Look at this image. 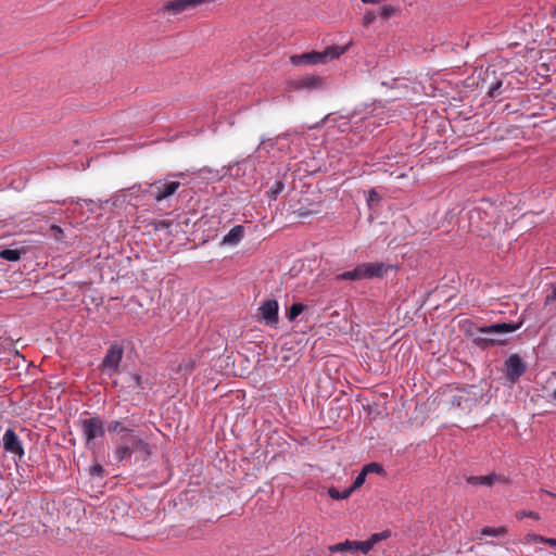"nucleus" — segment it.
Listing matches in <instances>:
<instances>
[{"instance_id": "obj_1", "label": "nucleus", "mask_w": 556, "mask_h": 556, "mask_svg": "<svg viewBox=\"0 0 556 556\" xmlns=\"http://www.w3.org/2000/svg\"><path fill=\"white\" fill-rule=\"evenodd\" d=\"M136 454L137 458L146 460L150 454V445L135 431H129L128 434L119 437L116 447L115 457L118 462H125Z\"/></svg>"}, {"instance_id": "obj_2", "label": "nucleus", "mask_w": 556, "mask_h": 556, "mask_svg": "<svg viewBox=\"0 0 556 556\" xmlns=\"http://www.w3.org/2000/svg\"><path fill=\"white\" fill-rule=\"evenodd\" d=\"M349 49V46H330L323 51H311L302 54L291 55L290 61L293 65L302 64H325L329 61L339 59Z\"/></svg>"}, {"instance_id": "obj_3", "label": "nucleus", "mask_w": 556, "mask_h": 556, "mask_svg": "<svg viewBox=\"0 0 556 556\" xmlns=\"http://www.w3.org/2000/svg\"><path fill=\"white\" fill-rule=\"evenodd\" d=\"M80 430L87 448H92L94 440L104 435L103 422L99 417H91L80 421Z\"/></svg>"}, {"instance_id": "obj_4", "label": "nucleus", "mask_w": 556, "mask_h": 556, "mask_svg": "<svg viewBox=\"0 0 556 556\" xmlns=\"http://www.w3.org/2000/svg\"><path fill=\"white\" fill-rule=\"evenodd\" d=\"M326 86V80L317 75H305L298 78L290 79L287 83V89L289 91H315L321 90Z\"/></svg>"}, {"instance_id": "obj_5", "label": "nucleus", "mask_w": 556, "mask_h": 556, "mask_svg": "<svg viewBox=\"0 0 556 556\" xmlns=\"http://www.w3.org/2000/svg\"><path fill=\"white\" fill-rule=\"evenodd\" d=\"M180 187L179 181L155 180L149 185L146 190L156 202H161L172 197Z\"/></svg>"}, {"instance_id": "obj_6", "label": "nucleus", "mask_w": 556, "mask_h": 556, "mask_svg": "<svg viewBox=\"0 0 556 556\" xmlns=\"http://www.w3.org/2000/svg\"><path fill=\"white\" fill-rule=\"evenodd\" d=\"M213 1L214 0H170L163 5L162 10L173 15H178Z\"/></svg>"}, {"instance_id": "obj_7", "label": "nucleus", "mask_w": 556, "mask_h": 556, "mask_svg": "<svg viewBox=\"0 0 556 556\" xmlns=\"http://www.w3.org/2000/svg\"><path fill=\"white\" fill-rule=\"evenodd\" d=\"M124 349L121 344L114 343L112 344L103 361H102V368L103 370L108 371L109 374H115L118 370V366L121 364L122 357H123Z\"/></svg>"}, {"instance_id": "obj_8", "label": "nucleus", "mask_w": 556, "mask_h": 556, "mask_svg": "<svg viewBox=\"0 0 556 556\" xmlns=\"http://www.w3.org/2000/svg\"><path fill=\"white\" fill-rule=\"evenodd\" d=\"M278 311H279V305L276 300H271V299L266 300L258 307L260 320L268 326L276 325L278 323Z\"/></svg>"}, {"instance_id": "obj_9", "label": "nucleus", "mask_w": 556, "mask_h": 556, "mask_svg": "<svg viewBox=\"0 0 556 556\" xmlns=\"http://www.w3.org/2000/svg\"><path fill=\"white\" fill-rule=\"evenodd\" d=\"M2 443L7 453L17 456L18 458L24 456L22 442L13 429L9 428L5 430L2 438Z\"/></svg>"}, {"instance_id": "obj_10", "label": "nucleus", "mask_w": 556, "mask_h": 556, "mask_svg": "<svg viewBox=\"0 0 556 556\" xmlns=\"http://www.w3.org/2000/svg\"><path fill=\"white\" fill-rule=\"evenodd\" d=\"M362 279L382 278L388 273V266L382 262L358 264Z\"/></svg>"}, {"instance_id": "obj_11", "label": "nucleus", "mask_w": 556, "mask_h": 556, "mask_svg": "<svg viewBox=\"0 0 556 556\" xmlns=\"http://www.w3.org/2000/svg\"><path fill=\"white\" fill-rule=\"evenodd\" d=\"M391 531L390 530H383L381 532L372 533L367 540L365 541H355V551H359L363 554H367L369 551L372 549V547L379 543L380 541L388 540L391 538Z\"/></svg>"}, {"instance_id": "obj_12", "label": "nucleus", "mask_w": 556, "mask_h": 556, "mask_svg": "<svg viewBox=\"0 0 556 556\" xmlns=\"http://www.w3.org/2000/svg\"><path fill=\"white\" fill-rule=\"evenodd\" d=\"M505 365L506 376L511 381H516L526 370V365L517 354L510 355Z\"/></svg>"}, {"instance_id": "obj_13", "label": "nucleus", "mask_w": 556, "mask_h": 556, "mask_svg": "<svg viewBox=\"0 0 556 556\" xmlns=\"http://www.w3.org/2000/svg\"><path fill=\"white\" fill-rule=\"evenodd\" d=\"M505 481H506L505 478H503L498 475H495V473L488 475V476H470V477L466 478V482L473 486H480V485L491 486L495 482H505Z\"/></svg>"}, {"instance_id": "obj_14", "label": "nucleus", "mask_w": 556, "mask_h": 556, "mask_svg": "<svg viewBox=\"0 0 556 556\" xmlns=\"http://www.w3.org/2000/svg\"><path fill=\"white\" fill-rule=\"evenodd\" d=\"M519 325H515L511 323H500V324H493L490 326L481 327L480 332L481 333H509L514 332L517 329H519Z\"/></svg>"}, {"instance_id": "obj_15", "label": "nucleus", "mask_w": 556, "mask_h": 556, "mask_svg": "<svg viewBox=\"0 0 556 556\" xmlns=\"http://www.w3.org/2000/svg\"><path fill=\"white\" fill-rule=\"evenodd\" d=\"M244 227L242 225H237L232 227L229 232L224 236L220 241L222 245H237L243 238Z\"/></svg>"}, {"instance_id": "obj_16", "label": "nucleus", "mask_w": 556, "mask_h": 556, "mask_svg": "<svg viewBox=\"0 0 556 556\" xmlns=\"http://www.w3.org/2000/svg\"><path fill=\"white\" fill-rule=\"evenodd\" d=\"M290 135H291V131L280 134L278 136H276L275 138H267L265 136H262L260 144L256 148V151L265 150L268 153L279 142V140L287 138Z\"/></svg>"}, {"instance_id": "obj_17", "label": "nucleus", "mask_w": 556, "mask_h": 556, "mask_svg": "<svg viewBox=\"0 0 556 556\" xmlns=\"http://www.w3.org/2000/svg\"><path fill=\"white\" fill-rule=\"evenodd\" d=\"M328 551L330 553L354 552L355 551V541L345 540L343 542L330 545V546H328Z\"/></svg>"}, {"instance_id": "obj_18", "label": "nucleus", "mask_w": 556, "mask_h": 556, "mask_svg": "<svg viewBox=\"0 0 556 556\" xmlns=\"http://www.w3.org/2000/svg\"><path fill=\"white\" fill-rule=\"evenodd\" d=\"M401 13V9L397 5L384 4L379 9V15L381 18L387 20L392 16H397Z\"/></svg>"}, {"instance_id": "obj_19", "label": "nucleus", "mask_w": 556, "mask_h": 556, "mask_svg": "<svg viewBox=\"0 0 556 556\" xmlns=\"http://www.w3.org/2000/svg\"><path fill=\"white\" fill-rule=\"evenodd\" d=\"M507 533V528L505 526H500V527H483L481 528L480 530V534L481 535H486V536H501V535H505Z\"/></svg>"}, {"instance_id": "obj_20", "label": "nucleus", "mask_w": 556, "mask_h": 556, "mask_svg": "<svg viewBox=\"0 0 556 556\" xmlns=\"http://www.w3.org/2000/svg\"><path fill=\"white\" fill-rule=\"evenodd\" d=\"M481 210L478 207H475L468 212V219L470 222L471 231H483V227L479 224H475L476 219H480L481 217Z\"/></svg>"}, {"instance_id": "obj_21", "label": "nucleus", "mask_w": 556, "mask_h": 556, "mask_svg": "<svg viewBox=\"0 0 556 556\" xmlns=\"http://www.w3.org/2000/svg\"><path fill=\"white\" fill-rule=\"evenodd\" d=\"M336 279L337 280H351V281L363 280L358 265L352 270H348V271L337 275Z\"/></svg>"}, {"instance_id": "obj_22", "label": "nucleus", "mask_w": 556, "mask_h": 556, "mask_svg": "<svg viewBox=\"0 0 556 556\" xmlns=\"http://www.w3.org/2000/svg\"><path fill=\"white\" fill-rule=\"evenodd\" d=\"M108 430L110 432L123 434H128L129 431H134L132 429H129L128 427L124 426L123 422L119 420L110 421L108 425Z\"/></svg>"}, {"instance_id": "obj_23", "label": "nucleus", "mask_w": 556, "mask_h": 556, "mask_svg": "<svg viewBox=\"0 0 556 556\" xmlns=\"http://www.w3.org/2000/svg\"><path fill=\"white\" fill-rule=\"evenodd\" d=\"M0 257L9 262H16L20 260L21 253L14 249H3L0 251Z\"/></svg>"}, {"instance_id": "obj_24", "label": "nucleus", "mask_w": 556, "mask_h": 556, "mask_svg": "<svg viewBox=\"0 0 556 556\" xmlns=\"http://www.w3.org/2000/svg\"><path fill=\"white\" fill-rule=\"evenodd\" d=\"M305 309V305L302 304V303H294L290 306L288 313H287V318L290 320V321H293L295 320V318L301 314L303 313V311Z\"/></svg>"}, {"instance_id": "obj_25", "label": "nucleus", "mask_w": 556, "mask_h": 556, "mask_svg": "<svg viewBox=\"0 0 556 556\" xmlns=\"http://www.w3.org/2000/svg\"><path fill=\"white\" fill-rule=\"evenodd\" d=\"M351 490L348 489H344L343 491H339L338 489L336 488H329L328 489V495L332 498V500H345L348 498L350 495H351Z\"/></svg>"}, {"instance_id": "obj_26", "label": "nucleus", "mask_w": 556, "mask_h": 556, "mask_svg": "<svg viewBox=\"0 0 556 556\" xmlns=\"http://www.w3.org/2000/svg\"><path fill=\"white\" fill-rule=\"evenodd\" d=\"M544 536L535 534V533H527L521 540H519L520 544L529 545V544H536V543H543Z\"/></svg>"}, {"instance_id": "obj_27", "label": "nucleus", "mask_w": 556, "mask_h": 556, "mask_svg": "<svg viewBox=\"0 0 556 556\" xmlns=\"http://www.w3.org/2000/svg\"><path fill=\"white\" fill-rule=\"evenodd\" d=\"M366 475L368 473H382L383 467L378 463H369L363 467Z\"/></svg>"}, {"instance_id": "obj_28", "label": "nucleus", "mask_w": 556, "mask_h": 556, "mask_svg": "<svg viewBox=\"0 0 556 556\" xmlns=\"http://www.w3.org/2000/svg\"><path fill=\"white\" fill-rule=\"evenodd\" d=\"M283 189V184L281 181H276L269 189L268 191V197L269 199H277V197L279 195V193L282 191Z\"/></svg>"}, {"instance_id": "obj_29", "label": "nucleus", "mask_w": 556, "mask_h": 556, "mask_svg": "<svg viewBox=\"0 0 556 556\" xmlns=\"http://www.w3.org/2000/svg\"><path fill=\"white\" fill-rule=\"evenodd\" d=\"M366 476H367V475H366V473H365V471L362 469V471L356 476V478H355V480H354L353 484L349 488V490H351V493H352L354 490H356V489L361 488V486L364 484V482H365V480H366Z\"/></svg>"}, {"instance_id": "obj_30", "label": "nucleus", "mask_w": 556, "mask_h": 556, "mask_svg": "<svg viewBox=\"0 0 556 556\" xmlns=\"http://www.w3.org/2000/svg\"><path fill=\"white\" fill-rule=\"evenodd\" d=\"M376 17H377V15H376L375 11L367 10L365 12V14L363 15L362 25L365 27L369 26L370 24H372L375 22Z\"/></svg>"}, {"instance_id": "obj_31", "label": "nucleus", "mask_w": 556, "mask_h": 556, "mask_svg": "<svg viewBox=\"0 0 556 556\" xmlns=\"http://www.w3.org/2000/svg\"><path fill=\"white\" fill-rule=\"evenodd\" d=\"M89 473L92 477L103 478L104 469H103V467L100 464H94V465L90 466Z\"/></svg>"}, {"instance_id": "obj_32", "label": "nucleus", "mask_w": 556, "mask_h": 556, "mask_svg": "<svg viewBox=\"0 0 556 556\" xmlns=\"http://www.w3.org/2000/svg\"><path fill=\"white\" fill-rule=\"evenodd\" d=\"M517 519H522V518H532L534 520H539L540 519V515L538 513H534V511H531V510H520L517 513L516 515Z\"/></svg>"}, {"instance_id": "obj_33", "label": "nucleus", "mask_w": 556, "mask_h": 556, "mask_svg": "<svg viewBox=\"0 0 556 556\" xmlns=\"http://www.w3.org/2000/svg\"><path fill=\"white\" fill-rule=\"evenodd\" d=\"M250 161V157H247L244 160H242L241 162H237L235 163L233 165L230 166V172L233 174V175H239V172L241 169L242 166H245L248 164V162Z\"/></svg>"}, {"instance_id": "obj_34", "label": "nucleus", "mask_w": 556, "mask_h": 556, "mask_svg": "<svg viewBox=\"0 0 556 556\" xmlns=\"http://www.w3.org/2000/svg\"><path fill=\"white\" fill-rule=\"evenodd\" d=\"M502 87V81L497 80L494 85H492L489 89V96L495 98L501 94L500 89Z\"/></svg>"}, {"instance_id": "obj_35", "label": "nucleus", "mask_w": 556, "mask_h": 556, "mask_svg": "<svg viewBox=\"0 0 556 556\" xmlns=\"http://www.w3.org/2000/svg\"><path fill=\"white\" fill-rule=\"evenodd\" d=\"M380 199L381 198H380L379 193L375 189L369 190L368 197H367V202L369 204L372 202H378V201H380Z\"/></svg>"}, {"instance_id": "obj_36", "label": "nucleus", "mask_w": 556, "mask_h": 556, "mask_svg": "<svg viewBox=\"0 0 556 556\" xmlns=\"http://www.w3.org/2000/svg\"><path fill=\"white\" fill-rule=\"evenodd\" d=\"M554 301H556V286H554L552 293L546 295L545 304H549Z\"/></svg>"}, {"instance_id": "obj_37", "label": "nucleus", "mask_w": 556, "mask_h": 556, "mask_svg": "<svg viewBox=\"0 0 556 556\" xmlns=\"http://www.w3.org/2000/svg\"><path fill=\"white\" fill-rule=\"evenodd\" d=\"M543 544H547V545H549L552 547H556V539L545 538L544 536Z\"/></svg>"}, {"instance_id": "obj_38", "label": "nucleus", "mask_w": 556, "mask_h": 556, "mask_svg": "<svg viewBox=\"0 0 556 556\" xmlns=\"http://www.w3.org/2000/svg\"><path fill=\"white\" fill-rule=\"evenodd\" d=\"M363 3L367 4H379L380 0H361Z\"/></svg>"}, {"instance_id": "obj_39", "label": "nucleus", "mask_w": 556, "mask_h": 556, "mask_svg": "<svg viewBox=\"0 0 556 556\" xmlns=\"http://www.w3.org/2000/svg\"><path fill=\"white\" fill-rule=\"evenodd\" d=\"M51 229H52L54 232H58V233H59V232H62V229H61L59 226H55V225H53V226L51 227Z\"/></svg>"}, {"instance_id": "obj_40", "label": "nucleus", "mask_w": 556, "mask_h": 556, "mask_svg": "<svg viewBox=\"0 0 556 556\" xmlns=\"http://www.w3.org/2000/svg\"><path fill=\"white\" fill-rule=\"evenodd\" d=\"M552 17H556V7L555 9L553 10V12L551 13Z\"/></svg>"}, {"instance_id": "obj_41", "label": "nucleus", "mask_w": 556, "mask_h": 556, "mask_svg": "<svg viewBox=\"0 0 556 556\" xmlns=\"http://www.w3.org/2000/svg\"><path fill=\"white\" fill-rule=\"evenodd\" d=\"M546 493H547L549 496H552V497H556V494H554V493H552V492H548V491H547Z\"/></svg>"}]
</instances>
